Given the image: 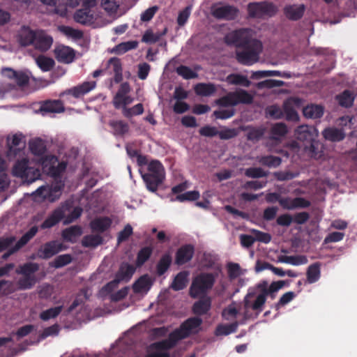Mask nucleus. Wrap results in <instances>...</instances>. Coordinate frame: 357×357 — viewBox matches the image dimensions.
<instances>
[{
  "label": "nucleus",
  "instance_id": "obj_32",
  "mask_svg": "<svg viewBox=\"0 0 357 357\" xmlns=\"http://www.w3.org/2000/svg\"><path fill=\"white\" fill-rule=\"evenodd\" d=\"M40 111L44 113H60L64 111L63 103L60 100H48L40 107Z\"/></svg>",
  "mask_w": 357,
  "mask_h": 357
},
{
  "label": "nucleus",
  "instance_id": "obj_46",
  "mask_svg": "<svg viewBox=\"0 0 357 357\" xmlns=\"http://www.w3.org/2000/svg\"><path fill=\"white\" fill-rule=\"evenodd\" d=\"M238 325V323L237 321L229 324H220L217 327L215 333L218 336L228 335L236 331Z\"/></svg>",
  "mask_w": 357,
  "mask_h": 357
},
{
  "label": "nucleus",
  "instance_id": "obj_22",
  "mask_svg": "<svg viewBox=\"0 0 357 357\" xmlns=\"http://www.w3.org/2000/svg\"><path fill=\"white\" fill-rule=\"evenodd\" d=\"M38 232V227H32L22 238L15 243L13 248H10L3 255V259H6L10 255L18 251L21 248L25 245Z\"/></svg>",
  "mask_w": 357,
  "mask_h": 357
},
{
  "label": "nucleus",
  "instance_id": "obj_23",
  "mask_svg": "<svg viewBox=\"0 0 357 357\" xmlns=\"http://www.w3.org/2000/svg\"><path fill=\"white\" fill-rule=\"evenodd\" d=\"M135 271V269L132 266L123 264L116 274V279L107 284V289L114 287L119 282L129 280Z\"/></svg>",
  "mask_w": 357,
  "mask_h": 357
},
{
  "label": "nucleus",
  "instance_id": "obj_57",
  "mask_svg": "<svg viewBox=\"0 0 357 357\" xmlns=\"http://www.w3.org/2000/svg\"><path fill=\"white\" fill-rule=\"evenodd\" d=\"M143 112V105L141 103H138L130 108L125 107L123 111V115L127 118H130L135 115L142 114Z\"/></svg>",
  "mask_w": 357,
  "mask_h": 357
},
{
  "label": "nucleus",
  "instance_id": "obj_56",
  "mask_svg": "<svg viewBox=\"0 0 357 357\" xmlns=\"http://www.w3.org/2000/svg\"><path fill=\"white\" fill-rule=\"evenodd\" d=\"M102 243V237L98 234L86 236L82 240L85 247H96Z\"/></svg>",
  "mask_w": 357,
  "mask_h": 357
},
{
  "label": "nucleus",
  "instance_id": "obj_62",
  "mask_svg": "<svg viewBox=\"0 0 357 357\" xmlns=\"http://www.w3.org/2000/svg\"><path fill=\"white\" fill-rule=\"evenodd\" d=\"M199 197V192L196 190L189 191L176 196V199L179 202L196 200Z\"/></svg>",
  "mask_w": 357,
  "mask_h": 357
},
{
  "label": "nucleus",
  "instance_id": "obj_3",
  "mask_svg": "<svg viewBox=\"0 0 357 357\" xmlns=\"http://www.w3.org/2000/svg\"><path fill=\"white\" fill-rule=\"evenodd\" d=\"M202 320L192 317L184 321L178 328L169 334L168 339L154 343L150 348V353L146 357H169L168 350L177 343L191 335L198 333L202 330Z\"/></svg>",
  "mask_w": 357,
  "mask_h": 357
},
{
  "label": "nucleus",
  "instance_id": "obj_43",
  "mask_svg": "<svg viewBox=\"0 0 357 357\" xmlns=\"http://www.w3.org/2000/svg\"><path fill=\"white\" fill-rule=\"evenodd\" d=\"M287 132V128L282 123H278L271 127V138L275 140H280Z\"/></svg>",
  "mask_w": 357,
  "mask_h": 357
},
{
  "label": "nucleus",
  "instance_id": "obj_37",
  "mask_svg": "<svg viewBox=\"0 0 357 357\" xmlns=\"http://www.w3.org/2000/svg\"><path fill=\"white\" fill-rule=\"evenodd\" d=\"M303 115L309 119L320 118L324 114V109L318 105H309L303 109Z\"/></svg>",
  "mask_w": 357,
  "mask_h": 357
},
{
  "label": "nucleus",
  "instance_id": "obj_8",
  "mask_svg": "<svg viewBox=\"0 0 357 357\" xmlns=\"http://www.w3.org/2000/svg\"><path fill=\"white\" fill-rule=\"evenodd\" d=\"M165 169L158 160H151L148 163V173L142 175L146 188L151 192H155L158 185L165 178Z\"/></svg>",
  "mask_w": 357,
  "mask_h": 357
},
{
  "label": "nucleus",
  "instance_id": "obj_16",
  "mask_svg": "<svg viewBox=\"0 0 357 357\" xmlns=\"http://www.w3.org/2000/svg\"><path fill=\"white\" fill-rule=\"evenodd\" d=\"M303 105V100L298 98H290L287 99L283 105L284 112L287 120L297 121L299 116L296 109L301 107Z\"/></svg>",
  "mask_w": 357,
  "mask_h": 357
},
{
  "label": "nucleus",
  "instance_id": "obj_49",
  "mask_svg": "<svg viewBox=\"0 0 357 357\" xmlns=\"http://www.w3.org/2000/svg\"><path fill=\"white\" fill-rule=\"evenodd\" d=\"M320 278V268L318 264L310 266L307 271V280L309 283L317 282Z\"/></svg>",
  "mask_w": 357,
  "mask_h": 357
},
{
  "label": "nucleus",
  "instance_id": "obj_25",
  "mask_svg": "<svg viewBox=\"0 0 357 357\" xmlns=\"http://www.w3.org/2000/svg\"><path fill=\"white\" fill-rule=\"evenodd\" d=\"M36 30L22 26L17 33V41L22 46L32 45L36 38Z\"/></svg>",
  "mask_w": 357,
  "mask_h": 357
},
{
  "label": "nucleus",
  "instance_id": "obj_55",
  "mask_svg": "<svg viewBox=\"0 0 357 357\" xmlns=\"http://www.w3.org/2000/svg\"><path fill=\"white\" fill-rule=\"evenodd\" d=\"M59 30L66 36L74 40L80 39L83 36L82 31L70 26H62L59 27Z\"/></svg>",
  "mask_w": 357,
  "mask_h": 357
},
{
  "label": "nucleus",
  "instance_id": "obj_13",
  "mask_svg": "<svg viewBox=\"0 0 357 357\" xmlns=\"http://www.w3.org/2000/svg\"><path fill=\"white\" fill-rule=\"evenodd\" d=\"M37 162L42 167L43 172L52 176H59L66 167L65 162H59L52 155H47Z\"/></svg>",
  "mask_w": 357,
  "mask_h": 357
},
{
  "label": "nucleus",
  "instance_id": "obj_63",
  "mask_svg": "<svg viewBox=\"0 0 357 357\" xmlns=\"http://www.w3.org/2000/svg\"><path fill=\"white\" fill-rule=\"evenodd\" d=\"M284 82L280 80L276 79H266L263 82H260L257 84V88L259 89H271L273 87H278L282 86Z\"/></svg>",
  "mask_w": 357,
  "mask_h": 357
},
{
  "label": "nucleus",
  "instance_id": "obj_12",
  "mask_svg": "<svg viewBox=\"0 0 357 357\" xmlns=\"http://www.w3.org/2000/svg\"><path fill=\"white\" fill-rule=\"evenodd\" d=\"M252 100L253 96L248 91L243 89H237L218 100L217 104L221 107H233L241 103H251Z\"/></svg>",
  "mask_w": 357,
  "mask_h": 357
},
{
  "label": "nucleus",
  "instance_id": "obj_20",
  "mask_svg": "<svg viewBox=\"0 0 357 357\" xmlns=\"http://www.w3.org/2000/svg\"><path fill=\"white\" fill-rule=\"evenodd\" d=\"M238 14V10L231 6L221 5L214 7L213 10V15L218 19L222 20H233Z\"/></svg>",
  "mask_w": 357,
  "mask_h": 357
},
{
  "label": "nucleus",
  "instance_id": "obj_10",
  "mask_svg": "<svg viewBox=\"0 0 357 357\" xmlns=\"http://www.w3.org/2000/svg\"><path fill=\"white\" fill-rule=\"evenodd\" d=\"M26 141L24 136L20 132L9 134L6 137V157L9 160L24 154Z\"/></svg>",
  "mask_w": 357,
  "mask_h": 357
},
{
  "label": "nucleus",
  "instance_id": "obj_17",
  "mask_svg": "<svg viewBox=\"0 0 357 357\" xmlns=\"http://www.w3.org/2000/svg\"><path fill=\"white\" fill-rule=\"evenodd\" d=\"M104 71L106 74L114 75L116 82H121L123 78L121 60L117 57L110 58L104 66Z\"/></svg>",
  "mask_w": 357,
  "mask_h": 357
},
{
  "label": "nucleus",
  "instance_id": "obj_47",
  "mask_svg": "<svg viewBox=\"0 0 357 357\" xmlns=\"http://www.w3.org/2000/svg\"><path fill=\"white\" fill-rule=\"evenodd\" d=\"M35 60L38 66L43 71L50 70L54 65V61L52 59L43 55L36 57Z\"/></svg>",
  "mask_w": 357,
  "mask_h": 357
},
{
  "label": "nucleus",
  "instance_id": "obj_54",
  "mask_svg": "<svg viewBox=\"0 0 357 357\" xmlns=\"http://www.w3.org/2000/svg\"><path fill=\"white\" fill-rule=\"evenodd\" d=\"M35 276L23 275L17 282L18 289H31L36 283Z\"/></svg>",
  "mask_w": 357,
  "mask_h": 357
},
{
  "label": "nucleus",
  "instance_id": "obj_36",
  "mask_svg": "<svg viewBox=\"0 0 357 357\" xmlns=\"http://www.w3.org/2000/svg\"><path fill=\"white\" fill-rule=\"evenodd\" d=\"M96 85V82H86L70 89L69 93L72 94L75 98H78L93 89Z\"/></svg>",
  "mask_w": 357,
  "mask_h": 357
},
{
  "label": "nucleus",
  "instance_id": "obj_45",
  "mask_svg": "<svg viewBox=\"0 0 357 357\" xmlns=\"http://www.w3.org/2000/svg\"><path fill=\"white\" fill-rule=\"evenodd\" d=\"M121 3V0H101L102 8L109 15L116 13Z\"/></svg>",
  "mask_w": 357,
  "mask_h": 357
},
{
  "label": "nucleus",
  "instance_id": "obj_64",
  "mask_svg": "<svg viewBox=\"0 0 357 357\" xmlns=\"http://www.w3.org/2000/svg\"><path fill=\"white\" fill-rule=\"evenodd\" d=\"M72 261L70 255H62L58 256L52 262L55 268H60L68 264Z\"/></svg>",
  "mask_w": 357,
  "mask_h": 357
},
{
  "label": "nucleus",
  "instance_id": "obj_39",
  "mask_svg": "<svg viewBox=\"0 0 357 357\" xmlns=\"http://www.w3.org/2000/svg\"><path fill=\"white\" fill-rule=\"evenodd\" d=\"M226 82L229 84L241 85L248 87L251 82L245 75L240 74H231L226 77Z\"/></svg>",
  "mask_w": 357,
  "mask_h": 357
},
{
  "label": "nucleus",
  "instance_id": "obj_15",
  "mask_svg": "<svg viewBox=\"0 0 357 357\" xmlns=\"http://www.w3.org/2000/svg\"><path fill=\"white\" fill-rule=\"evenodd\" d=\"M130 88L127 82L123 83L118 92L113 98V105L116 109H121L122 112L127 105H130L133 102V98L128 95Z\"/></svg>",
  "mask_w": 357,
  "mask_h": 357
},
{
  "label": "nucleus",
  "instance_id": "obj_24",
  "mask_svg": "<svg viewBox=\"0 0 357 357\" xmlns=\"http://www.w3.org/2000/svg\"><path fill=\"white\" fill-rule=\"evenodd\" d=\"M73 17L77 23L89 25L95 22L96 15L92 10L84 8L77 10Z\"/></svg>",
  "mask_w": 357,
  "mask_h": 357
},
{
  "label": "nucleus",
  "instance_id": "obj_34",
  "mask_svg": "<svg viewBox=\"0 0 357 357\" xmlns=\"http://www.w3.org/2000/svg\"><path fill=\"white\" fill-rule=\"evenodd\" d=\"M290 77L289 73H282L278 70H259L252 71L251 78L254 79H259L268 77Z\"/></svg>",
  "mask_w": 357,
  "mask_h": 357
},
{
  "label": "nucleus",
  "instance_id": "obj_27",
  "mask_svg": "<svg viewBox=\"0 0 357 357\" xmlns=\"http://www.w3.org/2000/svg\"><path fill=\"white\" fill-rule=\"evenodd\" d=\"M29 149L32 154L36 157V160L43 159L47 154L46 145L45 141L41 139H33L29 143Z\"/></svg>",
  "mask_w": 357,
  "mask_h": 357
},
{
  "label": "nucleus",
  "instance_id": "obj_35",
  "mask_svg": "<svg viewBox=\"0 0 357 357\" xmlns=\"http://www.w3.org/2000/svg\"><path fill=\"white\" fill-rule=\"evenodd\" d=\"M278 261L280 263L289 264L294 266H299L307 263V259L304 255L287 256L281 255L278 258Z\"/></svg>",
  "mask_w": 357,
  "mask_h": 357
},
{
  "label": "nucleus",
  "instance_id": "obj_29",
  "mask_svg": "<svg viewBox=\"0 0 357 357\" xmlns=\"http://www.w3.org/2000/svg\"><path fill=\"white\" fill-rule=\"evenodd\" d=\"M280 205L287 209L291 210L297 208H305L309 205V202L303 198H282L279 200Z\"/></svg>",
  "mask_w": 357,
  "mask_h": 357
},
{
  "label": "nucleus",
  "instance_id": "obj_2",
  "mask_svg": "<svg viewBox=\"0 0 357 357\" xmlns=\"http://www.w3.org/2000/svg\"><path fill=\"white\" fill-rule=\"evenodd\" d=\"M285 284L284 281L280 280L272 282L270 285L266 281H261L254 289L249 290L243 300V318L247 320L258 315L263 310L266 296L271 295L274 298V294L282 289Z\"/></svg>",
  "mask_w": 357,
  "mask_h": 357
},
{
  "label": "nucleus",
  "instance_id": "obj_11",
  "mask_svg": "<svg viewBox=\"0 0 357 357\" xmlns=\"http://www.w3.org/2000/svg\"><path fill=\"white\" fill-rule=\"evenodd\" d=\"M248 12L251 17H271L277 14L278 8L274 3L268 1L250 3L248 5Z\"/></svg>",
  "mask_w": 357,
  "mask_h": 357
},
{
  "label": "nucleus",
  "instance_id": "obj_21",
  "mask_svg": "<svg viewBox=\"0 0 357 357\" xmlns=\"http://www.w3.org/2000/svg\"><path fill=\"white\" fill-rule=\"evenodd\" d=\"M53 43L52 38L41 30H36V38L32 45L42 52L48 50Z\"/></svg>",
  "mask_w": 357,
  "mask_h": 357
},
{
  "label": "nucleus",
  "instance_id": "obj_52",
  "mask_svg": "<svg viewBox=\"0 0 357 357\" xmlns=\"http://www.w3.org/2000/svg\"><path fill=\"white\" fill-rule=\"evenodd\" d=\"M228 275L231 279H235L243 275L245 272L237 263H229L227 265Z\"/></svg>",
  "mask_w": 357,
  "mask_h": 357
},
{
  "label": "nucleus",
  "instance_id": "obj_7",
  "mask_svg": "<svg viewBox=\"0 0 357 357\" xmlns=\"http://www.w3.org/2000/svg\"><path fill=\"white\" fill-rule=\"evenodd\" d=\"M17 161L13 165L12 174L13 176L20 177L28 183H32L39 178L40 170L38 168L31 167L29 160L24 157H17Z\"/></svg>",
  "mask_w": 357,
  "mask_h": 357
},
{
  "label": "nucleus",
  "instance_id": "obj_60",
  "mask_svg": "<svg viewBox=\"0 0 357 357\" xmlns=\"http://www.w3.org/2000/svg\"><path fill=\"white\" fill-rule=\"evenodd\" d=\"M259 162L269 167H276L281 163V160L278 157L266 156L260 159Z\"/></svg>",
  "mask_w": 357,
  "mask_h": 357
},
{
  "label": "nucleus",
  "instance_id": "obj_41",
  "mask_svg": "<svg viewBox=\"0 0 357 357\" xmlns=\"http://www.w3.org/2000/svg\"><path fill=\"white\" fill-rule=\"evenodd\" d=\"M137 45H138V43L135 40L121 43L117 45L116 46H115L111 50V52L116 53L118 54H122L129 50L135 49L137 47Z\"/></svg>",
  "mask_w": 357,
  "mask_h": 357
},
{
  "label": "nucleus",
  "instance_id": "obj_58",
  "mask_svg": "<svg viewBox=\"0 0 357 357\" xmlns=\"http://www.w3.org/2000/svg\"><path fill=\"white\" fill-rule=\"evenodd\" d=\"M116 135H124L128 132V125L122 121H113L109 123Z\"/></svg>",
  "mask_w": 357,
  "mask_h": 357
},
{
  "label": "nucleus",
  "instance_id": "obj_33",
  "mask_svg": "<svg viewBox=\"0 0 357 357\" xmlns=\"http://www.w3.org/2000/svg\"><path fill=\"white\" fill-rule=\"evenodd\" d=\"M112 220L107 217L97 218L91 221L90 225L93 231L103 232L111 225Z\"/></svg>",
  "mask_w": 357,
  "mask_h": 357
},
{
  "label": "nucleus",
  "instance_id": "obj_44",
  "mask_svg": "<svg viewBox=\"0 0 357 357\" xmlns=\"http://www.w3.org/2000/svg\"><path fill=\"white\" fill-rule=\"evenodd\" d=\"M336 100H338L339 104L344 107H350L353 105L354 101V94L349 90H345L340 96H336Z\"/></svg>",
  "mask_w": 357,
  "mask_h": 357
},
{
  "label": "nucleus",
  "instance_id": "obj_31",
  "mask_svg": "<svg viewBox=\"0 0 357 357\" xmlns=\"http://www.w3.org/2000/svg\"><path fill=\"white\" fill-rule=\"evenodd\" d=\"M194 254V248L191 245L181 247L176 253V262L181 265L190 261Z\"/></svg>",
  "mask_w": 357,
  "mask_h": 357
},
{
  "label": "nucleus",
  "instance_id": "obj_9",
  "mask_svg": "<svg viewBox=\"0 0 357 357\" xmlns=\"http://www.w3.org/2000/svg\"><path fill=\"white\" fill-rule=\"evenodd\" d=\"M295 135L298 140L305 143L303 148V151L307 156L314 157L315 149L314 142L318 137L317 130L312 126L302 125L296 128Z\"/></svg>",
  "mask_w": 357,
  "mask_h": 357
},
{
  "label": "nucleus",
  "instance_id": "obj_51",
  "mask_svg": "<svg viewBox=\"0 0 357 357\" xmlns=\"http://www.w3.org/2000/svg\"><path fill=\"white\" fill-rule=\"evenodd\" d=\"M63 306H56L43 311L40 314V318L43 321H47L56 317L61 312Z\"/></svg>",
  "mask_w": 357,
  "mask_h": 357
},
{
  "label": "nucleus",
  "instance_id": "obj_48",
  "mask_svg": "<svg viewBox=\"0 0 357 357\" xmlns=\"http://www.w3.org/2000/svg\"><path fill=\"white\" fill-rule=\"evenodd\" d=\"M38 265L36 263H26L18 267L16 273L23 275L34 276L33 273L38 270Z\"/></svg>",
  "mask_w": 357,
  "mask_h": 357
},
{
  "label": "nucleus",
  "instance_id": "obj_38",
  "mask_svg": "<svg viewBox=\"0 0 357 357\" xmlns=\"http://www.w3.org/2000/svg\"><path fill=\"white\" fill-rule=\"evenodd\" d=\"M82 234V229L78 226H73L64 229L62 237L66 241L75 242Z\"/></svg>",
  "mask_w": 357,
  "mask_h": 357
},
{
  "label": "nucleus",
  "instance_id": "obj_53",
  "mask_svg": "<svg viewBox=\"0 0 357 357\" xmlns=\"http://www.w3.org/2000/svg\"><path fill=\"white\" fill-rule=\"evenodd\" d=\"M166 29L162 32L154 33L151 30H148L145 32L142 37V41L147 43H154L160 40V38L165 35Z\"/></svg>",
  "mask_w": 357,
  "mask_h": 357
},
{
  "label": "nucleus",
  "instance_id": "obj_5",
  "mask_svg": "<svg viewBox=\"0 0 357 357\" xmlns=\"http://www.w3.org/2000/svg\"><path fill=\"white\" fill-rule=\"evenodd\" d=\"M82 209L79 207L71 209L70 204L65 203L56 208L52 214L41 225V228H50L60 220H63V224L68 225L80 216Z\"/></svg>",
  "mask_w": 357,
  "mask_h": 357
},
{
  "label": "nucleus",
  "instance_id": "obj_28",
  "mask_svg": "<svg viewBox=\"0 0 357 357\" xmlns=\"http://www.w3.org/2000/svg\"><path fill=\"white\" fill-rule=\"evenodd\" d=\"M153 281L147 275L140 277L133 284V290L135 293L139 294H145L150 289Z\"/></svg>",
  "mask_w": 357,
  "mask_h": 357
},
{
  "label": "nucleus",
  "instance_id": "obj_40",
  "mask_svg": "<svg viewBox=\"0 0 357 357\" xmlns=\"http://www.w3.org/2000/svg\"><path fill=\"white\" fill-rule=\"evenodd\" d=\"M195 91L199 96H210L215 92L216 88L213 84L201 83L195 86Z\"/></svg>",
  "mask_w": 357,
  "mask_h": 357
},
{
  "label": "nucleus",
  "instance_id": "obj_6",
  "mask_svg": "<svg viewBox=\"0 0 357 357\" xmlns=\"http://www.w3.org/2000/svg\"><path fill=\"white\" fill-rule=\"evenodd\" d=\"M220 270V266H215V272L201 273L195 277L190 287V295L193 298L204 296L212 289Z\"/></svg>",
  "mask_w": 357,
  "mask_h": 357
},
{
  "label": "nucleus",
  "instance_id": "obj_30",
  "mask_svg": "<svg viewBox=\"0 0 357 357\" xmlns=\"http://www.w3.org/2000/svg\"><path fill=\"white\" fill-rule=\"evenodd\" d=\"M243 307L242 308L240 304L233 303L224 309L222 314L225 320L233 321L236 319L238 315L243 317Z\"/></svg>",
  "mask_w": 357,
  "mask_h": 357
},
{
  "label": "nucleus",
  "instance_id": "obj_26",
  "mask_svg": "<svg viewBox=\"0 0 357 357\" xmlns=\"http://www.w3.org/2000/svg\"><path fill=\"white\" fill-rule=\"evenodd\" d=\"M305 7L303 4H288L283 8L284 15L290 20H298L303 15Z\"/></svg>",
  "mask_w": 357,
  "mask_h": 357
},
{
  "label": "nucleus",
  "instance_id": "obj_19",
  "mask_svg": "<svg viewBox=\"0 0 357 357\" xmlns=\"http://www.w3.org/2000/svg\"><path fill=\"white\" fill-rule=\"evenodd\" d=\"M63 250L61 243L53 241L43 245L38 251V255L41 258L49 259Z\"/></svg>",
  "mask_w": 357,
  "mask_h": 357
},
{
  "label": "nucleus",
  "instance_id": "obj_61",
  "mask_svg": "<svg viewBox=\"0 0 357 357\" xmlns=\"http://www.w3.org/2000/svg\"><path fill=\"white\" fill-rule=\"evenodd\" d=\"M229 108H220L214 112V115L217 119H226L231 117L234 114V109L232 107Z\"/></svg>",
  "mask_w": 357,
  "mask_h": 357
},
{
  "label": "nucleus",
  "instance_id": "obj_1",
  "mask_svg": "<svg viewBox=\"0 0 357 357\" xmlns=\"http://www.w3.org/2000/svg\"><path fill=\"white\" fill-rule=\"evenodd\" d=\"M225 41L237 47H243L242 51L236 52L238 62L244 65L257 63L262 52L261 43L255 38V33L249 29H241L229 32L225 36Z\"/></svg>",
  "mask_w": 357,
  "mask_h": 357
},
{
  "label": "nucleus",
  "instance_id": "obj_4",
  "mask_svg": "<svg viewBox=\"0 0 357 357\" xmlns=\"http://www.w3.org/2000/svg\"><path fill=\"white\" fill-rule=\"evenodd\" d=\"M2 80L0 82V98L14 96L16 85L22 87L26 86L30 78L28 71H15L12 68H4L1 71Z\"/></svg>",
  "mask_w": 357,
  "mask_h": 357
},
{
  "label": "nucleus",
  "instance_id": "obj_42",
  "mask_svg": "<svg viewBox=\"0 0 357 357\" xmlns=\"http://www.w3.org/2000/svg\"><path fill=\"white\" fill-rule=\"evenodd\" d=\"M210 307L211 298L209 297H204L194 304L193 310L197 314H203L210 309Z\"/></svg>",
  "mask_w": 357,
  "mask_h": 357
},
{
  "label": "nucleus",
  "instance_id": "obj_14",
  "mask_svg": "<svg viewBox=\"0 0 357 357\" xmlns=\"http://www.w3.org/2000/svg\"><path fill=\"white\" fill-rule=\"evenodd\" d=\"M63 184L56 183L52 187L40 186L38 188L32 195L36 202H40L45 199H48L50 202H54L60 195Z\"/></svg>",
  "mask_w": 357,
  "mask_h": 357
},
{
  "label": "nucleus",
  "instance_id": "obj_50",
  "mask_svg": "<svg viewBox=\"0 0 357 357\" xmlns=\"http://www.w3.org/2000/svg\"><path fill=\"white\" fill-rule=\"evenodd\" d=\"M188 274L186 272L179 273L175 278L172 287L174 290L183 289L188 282Z\"/></svg>",
  "mask_w": 357,
  "mask_h": 357
},
{
  "label": "nucleus",
  "instance_id": "obj_18",
  "mask_svg": "<svg viewBox=\"0 0 357 357\" xmlns=\"http://www.w3.org/2000/svg\"><path fill=\"white\" fill-rule=\"evenodd\" d=\"M54 55L58 61L63 63H72L75 59V51L68 46L57 45L54 50Z\"/></svg>",
  "mask_w": 357,
  "mask_h": 357
},
{
  "label": "nucleus",
  "instance_id": "obj_59",
  "mask_svg": "<svg viewBox=\"0 0 357 357\" xmlns=\"http://www.w3.org/2000/svg\"><path fill=\"white\" fill-rule=\"evenodd\" d=\"M172 262V257L169 255H165L162 257L157 266V271L159 275L163 274L169 268Z\"/></svg>",
  "mask_w": 357,
  "mask_h": 357
}]
</instances>
